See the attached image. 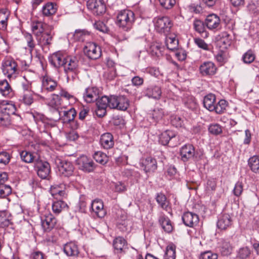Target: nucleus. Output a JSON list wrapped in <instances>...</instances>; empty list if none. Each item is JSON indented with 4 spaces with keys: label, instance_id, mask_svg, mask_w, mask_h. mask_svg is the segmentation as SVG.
<instances>
[{
    "label": "nucleus",
    "instance_id": "nucleus-58",
    "mask_svg": "<svg viewBox=\"0 0 259 259\" xmlns=\"http://www.w3.org/2000/svg\"><path fill=\"white\" fill-rule=\"evenodd\" d=\"M25 38L29 48V51L31 52L35 47V44L32 35L29 33H26L24 35Z\"/></svg>",
    "mask_w": 259,
    "mask_h": 259
},
{
    "label": "nucleus",
    "instance_id": "nucleus-11",
    "mask_svg": "<svg viewBox=\"0 0 259 259\" xmlns=\"http://www.w3.org/2000/svg\"><path fill=\"white\" fill-rule=\"evenodd\" d=\"M199 70L203 76H212L216 74L218 68L213 62L207 61L200 65Z\"/></svg>",
    "mask_w": 259,
    "mask_h": 259
},
{
    "label": "nucleus",
    "instance_id": "nucleus-16",
    "mask_svg": "<svg viewBox=\"0 0 259 259\" xmlns=\"http://www.w3.org/2000/svg\"><path fill=\"white\" fill-rule=\"evenodd\" d=\"M182 219L185 225L189 227L196 226L199 220L197 214L189 211L184 213Z\"/></svg>",
    "mask_w": 259,
    "mask_h": 259
},
{
    "label": "nucleus",
    "instance_id": "nucleus-63",
    "mask_svg": "<svg viewBox=\"0 0 259 259\" xmlns=\"http://www.w3.org/2000/svg\"><path fill=\"white\" fill-rule=\"evenodd\" d=\"M160 5L165 9H170L176 4V0H159Z\"/></svg>",
    "mask_w": 259,
    "mask_h": 259
},
{
    "label": "nucleus",
    "instance_id": "nucleus-49",
    "mask_svg": "<svg viewBox=\"0 0 259 259\" xmlns=\"http://www.w3.org/2000/svg\"><path fill=\"white\" fill-rule=\"evenodd\" d=\"M12 193L11 187L9 185L0 184V198H6Z\"/></svg>",
    "mask_w": 259,
    "mask_h": 259
},
{
    "label": "nucleus",
    "instance_id": "nucleus-17",
    "mask_svg": "<svg viewBox=\"0 0 259 259\" xmlns=\"http://www.w3.org/2000/svg\"><path fill=\"white\" fill-rule=\"evenodd\" d=\"M66 57L61 52L54 53L49 58V62L54 67L59 68L63 67Z\"/></svg>",
    "mask_w": 259,
    "mask_h": 259
},
{
    "label": "nucleus",
    "instance_id": "nucleus-8",
    "mask_svg": "<svg viewBox=\"0 0 259 259\" xmlns=\"http://www.w3.org/2000/svg\"><path fill=\"white\" fill-rule=\"evenodd\" d=\"M84 54L90 59H99L102 54L100 47L93 42H87L83 48Z\"/></svg>",
    "mask_w": 259,
    "mask_h": 259
},
{
    "label": "nucleus",
    "instance_id": "nucleus-9",
    "mask_svg": "<svg viewBox=\"0 0 259 259\" xmlns=\"http://www.w3.org/2000/svg\"><path fill=\"white\" fill-rule=\"evenodd\" d=\"M78 168L85 172H92L95 168V164L92 159L85 155H81L76 160Z\"/></svg>",
    "mask_w": 259,
    "mask_h": 259
},
{
    "label": "nucleus",
    "instance_id": "nucleus-37",
    "mask_svg": "<svg viewBox=\"0 0 259 259\" xmlns=\"http://www.w3.org/2000/svg\"><path fill=\"white\" fill-rule=\"evenodd\" d=\"M164 115V111L161 108H155L149 113V118L154 122H158L161 120Z\"/></svg>",
    "mask_w": 259,
    "mask_h": 259
},
{
    "label": "nucleus",
    "instance_id": "nucleus-22",
    "mask_svg": "<svg viewBox=\"0 0 259 259\" xmlns=\"http://www.w3.org/2000/svg\"><path fill=\"white\" fill-rule=\"evenodd\" d=\"M159 223L164 231L167 233H171L173 230V226L171 221L163 212L160 213Z\"/></svg>",
    "mask_w": 259,
    "mask_h": 259
},
{
    "label": "nucleus",
    "instance_id": "nucleus-29",
    "mask_svg": "<svg viewBox=\"0 0 259 259\" xmlns=\"http://www.w3.org/2000/svg\"><path fill=\"white\" fill-rule=\"evenodd\" d=\"M10 15V13L7 9L0 10V30L4 31L7 29Z\"/></svg>",
    "mask_w": 259,
    "mask_h": 259
},
{
    "label": "nucleus",
    "instance_id": "nucleus-27",
    "mask_svg": "<svg viewBox=\"0 0 259 259\" xmlns=\"http://www.w3.org/2000/svg\"><path fill=\"white\" fill-rule=\"evenodd\" d=\"M219 244L220 251L222 255H228L231 253L233 247L228 239H221Z\"/></svg>",
    "mask_w": 259,
    "mask_h": 259
},
{
    "label": "nucleus",
    "instance_id": "nucleus-4",
    "mask_svg": "<svg viewBox=\"0 0 259 259\" xmlns=\"http://www.w3.org/2000/svg\"><path fill=\"white\" fill-rule=\"evenodd\" d=\"M180 154L181 160L185 162L190 160L198 161L202 155L198 150H196L194 146L191 144L183 145L180 149Z\"/></svg>",
    "mask_w": 259,
    "mask_h": 259
},
{
    "label": "nucleus",
    "instance_id": "nucleus-42",
    "mask_svg": "<svg viewBox=\"0 0 259 259\" xmlns=\"http://www.w3.org/2000/svg\"><path fill=\"white\" fill-rule=\"evenodd\" d=\"M74 36L78 41H84L89 39L90 34L85 30H76L74 34Z\"/></svg>",
    "mask_w": 259,
    "mask_h": 259
},
{
    "label": "nucleus",
    "instance_id": "nucleus-46",
    "mask_svg": "<svg viewBox=\"0 0 259 259\" xmlns=\"http://www.w3.org/2000/svg\"><path fill=\"white\" fill-rule=\"evenodd\" d=\"M227 106V102L225 100H221L214 105V111L217 114H222L226 110Z\"/></svg>",
    "mask_w": 259,
    "mask_h": 259
},
{
    "label": "nucleus",
    "instance_id": "nucleus-36",
    "mask_svg": "<svg viewBox=\"0 0 259 259\" xmlns=\"http://www.w3.org/2000/svg\"><path fill=\"white\" fill-rule=\"evenodd\" d=\"M183 102L185 106L192 111H196L198 108V104L195 98L192 96L186 97Z\"/></svg>",
    "mask_w": 259,
    "mask_h": 259
},
{
    "label": "nucleus",
    "instance_id": "nucleus-35",
    "mask_svg": "<svg viewBox=\"0 0 259 259\" xmlns=\"http://www.w3.org/2000/svg\"><path fill=\"white\" fill-rule=\"evenodd\" d=\"M175 137L176 134L174 132L166 130L159 136V142L163 145H166L169 141Z\"/></svg>",
    "mask_w": 259,
    "mask_h": 259
},
{
    "label": "nucleus",
    "instance_id": "nucleus-6",
    "mask_svg": "<svg viewBox=\"0 0 259 259\" xmlns=\"http://www.w3.org/2000/svg\"><path fill=\"white\" fill-rule=\"evenodd\" d=\"M34 168L37 176L41 179H47L51 172V166L48 162L39 157L35 161Z\"/></svg>",
    "mask_w": 259,
    "mask_h": 259
},
{
    "label": "nucleus",
    "instance_id": "nucleus-33",
    "mask_svg": "<svg viewBox=\"0 0 259 259\" xmlns=\"http://www.w3.org/2000/svg\"><path fill=\"white\" fill-rule=\"evenodd\" d=\"M126 245V241L122 237H117L113 240V246L117 253H121L124 251Z\"/></svg>",
    "mask_w": 259,
    "mask_h": 259
},
{
    "label": "nucleus",
    "instance_id": "nucleus-54",
    "mask_svg": "<svg viewBox=\"0 0 259 259\" xmlns=\"http://www.w3.org/2000/svg\"><path fill=\"white\" fill-rule=\"evenodd\" d=\"M11 155L6 151L0 152V164L2 165H7L11 160Z\"/></svg>",
    "mask_w": 259,
    "mask_h": 259
},
{
    "label": "nucleus",
    "instance_id": "nucleus-64",
    "mask_svg": "<svg viewBox=\"0 0 259 259\" xmlns=\"http://www.w3.org/2000/svg\"><path fill=\"white\" fill-rule=\"evenodd\" d=\"M0 107L2 108V110L4 113L10 112V114H13L15 113L16 110L15 106L10 104H2Z\"/></svg>",
    "mask_w": 259,
    "mask_h": 259
},
{
    "label": "nucleus",
    "instance_id": "nucleus-24",
    "mask_svg": "<svg viewBox=\"0 0 259 259\" xmlns=\"http://www.w3.org/2000/svg\"><path fill=\"white\" fill-rule=\"evenodd\" d=\"M60 118H62L64 122L69 123L73 121L76 115V112L74 108L68 110L58 111Z\"/></svg>",
    "mask_w": 259,
    "mask_h": 259
},
{
    "label": "nucleus",
    "instance_id": "nucleus-34",
    "mask_svg": "<svg viewBox=\"0 0 259 259\" xmlns=\"http://www.w3.org/2000/svg\"><path fill=\"white\" fill-rule=\"evenodd\" d=\"M20 157L24 162L26 163L33 162L35 164V161L40 157L36 153H32L27 151H22L20 153Z\"/></svg>",
    "mask_w": 259,
    "mask_h": 259
},
{
    "label": "nucleus",
    "instance_id": "nucleus-45",
    "mask_svg": "<svg viewBox=\"0 0 259 259\" xmlns=\"http://www.w3.org/2000/svg\"><path fill=\"white\" fill-rule=\"evenodd\" d=\"M64 185L63 184L56 185L54 184L51 187V192L53 196L59 195L60 196L65 194V191L63 190Z\"/></svg>",
    "mask_w": 259,
    "mask_h": 259
},
{
    "label": "nucleus",
    "instance_id": "nucleus-2",
    "mask_svg": "<svg viewBox=\"0 0 259 259\" xmlns=\"http://www.w3.org/2000/svg\"><path fill=\"white\" fill-rule=\"evenodd\" d=\"M83 58L81 55L67 56L63 66L64 71L67 79L71 77L74 79L79 73V67L81 64Z\"/></svg>",
    "mask_w": 259,
    "mask_h": 259
},
{
    "label": "nucleus",
    "instance_id": "nucleus-10",
    "mask_svg": "<svg viewBox=\"0 0 259 259\" xmlns=\"http://www.w3.org/2000/svg\"><path fill=\"white\" fill-rule=\"evenodd\" d=\"M56 162L60 174L65 177L73 176L74 167L72 163L65 160L58 159Z\"/></svg>",
    "mask_w": 259,
    "mask_h": 259
},
{
    "label": "nucleus",
    "instance_id": "nucleus-43",
    "mask_svg": "<svg viewBox=\"0 0 259 259\" xmlns=\"http://www.w3.org/2000/svg\"><path fill=\"white\" fill-rule=\"evenodd\" d=\"M93 157L96 162L102 165H105L108 161V157L106 154L101 151L95 152Z\"/></svg>",
    "mask_w": 259,
    "mask_h": 259
},
{
    "label": "nucleus",
    "instance_id": "nucleus-26",
    "mask_svg": "<svg viewBox=\"0 0 259 259\" xmlns=\"http://www.w3.org/2000/svg\"><path fill=\"white\" fill-rule=\"evenodd\" d=\"M57 87V82L48 76H44L42 80V89L48 92H53Z\"/></svg>",
    "mask_w": 259,
    "mask_h": 259
},
{
    "label": "nucleus",
    "instance_id": "nucleus-52",
    "mask_svg": "<svg viewBox=\"0 0 259 259\" xmlns=\"http://www.w3.org/2000/svg\"><path fill=\"white\" fill-rule=\"evenodd\" d=\"M255 59V54L253 52L249 50L246 52L242 57V60L244 63L250 64L252 63Z\"/></svg>",
    "mask_w": 259,
    "mask_h": 259
},
{
    "label": "nucleus",
    "instance_id": "nucleus-56",
    "mask_svg": "<svg viewBox=\"0 0 259 259\" xmlns=\"http://www.w3.org/2000/svg\"><path fill=\"white\" fill-rule=\"evenodd\" d=\"M96 102V106L97 107L100 108H104L107 109V107L108 106L109 104V100L108 97L107 96H102L100 98H98Z\"/></svg>",
    "mask_w": 259,
    "mask_h": 259
},
{
    "label": "nucleus",
    "instance_id": "nucleus-62",
    "mask_svg": "<svg viewBox=\"0 0 259 259\" xmlns=\"http://www.w3.org/2000/svg\"><path fill=\"white\" fill-rule=\"evenodd\" d=\"M193 25L195 30L199 33H203L204 32L206 33V32L204 31L205 28L202 21L196 20L193 23Z\"/></svg>",
    "mask_w": 259,
    "mask_h": 259
},
{
    "label": "nucleus",
    "instance_id": "nucleus-25",
    "mask_svg": "<svg viewBox=\"0 0 259 259\" xmlns=\"http://www.w3.org/2000/svg\"><path fill=\"white\" fill-rule=\"evenodd\" d=\"M63 250L65 253L69 256H77L79 252L77 245L72 242L65 244Z\"/></svg>",
    "mask_w": 259,
    "mask_h": 259
},
{
    "label": "nucleus",
    "instance_id": "nucleus-41",
    "mask_svg": "<svg viewBox=\"0 0 259 259\" xmlns=\"http://www.w3.org/2000/svg\"><path fill=\"white\" fill-rule=\"evenodd\" d=\"M248 165L251 170L255 173H259V156H253L248 160Z\"/></svg>",
    "mask_w": 259,
    "mask_h": 259
},
{
    "label": "nucleus",
    "instance_id": "nucleus-44",
    "mask_svg": "<svg viewBox=\"0 0 259 259\" xmlns=\"http://www.w3.org/2000/svg\"><path fill=\"white\" fill-rule=\"evenodd\" d=\"M67 206V204L62 200L54 202L52 206L53 212L57 214L60 213Z\"/></svg>",
    "mask_w": 259,
    "mask_h": 259
},
{
    "label": "nucleus",
    "instance_id": "nucleus-18",
    "mask_svg": "<svg viewBox=\"0 0 259 259\" xmlns=\"http://www.w3.org/2000/svg\"><path fill=\"white\" fill-rule=\"evenodd\" d=\"M100 143L101 147L104 149H110L114 146V140L112 134L106 133L101 136Z\"/></svg>",
    "mask_w": 259,
    "mask_h": 259
},
{
    "label": "nucleus",
    "instance_id": "nucleus-3",
    "mask_svg": "<svg viewBox=\"0 0 259 259\" xmlns=\"http://www.w3.org/2000/svg\"><path fill=\"white\" fill-rule=\"evenodd\" d=\"M135 21V14L130 10L121 11L117 16V24L123 31H130Z\"/></svg>",
    "mask_w": 259,
    "mask_h": 259
},
{
    "label": "nucleus",
    "instance_id": "nucleus-53",
    "mask_svg": "<svg viewBox=\"0 0 259 259\" xmlns=\"http://www.w3.org/2000/svg\"><path fill=\"white\" fill-rule=\"evenodd\" d=\"M170 121L173 126L176 127H181L183 125L184 120L183 118L178 115H173L170 116Z\"/></svg>",
    "mask_w": 259,
    "mask_h": 259
},
{
    "label": "nucleus",
    "instance_id": "nucleus-61",
    "mask_svg": "<svg viewBox=\"0 0 259 259\" xmlns=\"http://www.w3.org/2000/svg\"><path fill=\"white\" fill-rule=\"evenodd\" d=\"M218 256L217 253H213L210 250H207L201 253L199 259H217Z\"/></svg>",
    "mask_w": 259,
    "mask_h": 259
},
{
    "label": "nucleus",
    "instance_id": "nucleus-30",
    "mask_svg": "<svg viewBox=\"0 0 259 259\" xmlns=\"http://www.w3.org/2000/svg\"><path fill=\"white\" fill-rule=\"evenodd\" d=\"M253 254L252 250L248 246L240 247L237 252V259H250Z\"/></svg>",
    "mask_w": 259,
    "mask_h": 259
},
{
    "label": "nucleus",
    "instance_id": "nucleus-21",
    "mask_svg": "<svg viewBox=\"0 0 259 259\" xmlns=\"http://www.w3.org/2000/svg\"><path fill=\"white\" fill-rule=\"evenodd\" d=\"M205 24L209 29H219L220 28V19L215 14L209 15L205 19Z\"/></svg>",
    "mask_w": 259,
    "mask_h": 259
},
{
    "label": "nucleus",
    "instance_id": "nucleus-23",
    "mask_svg": "<svg viewBox=\"0 0 259 259\" xmlns=\"http://www.w3.org/2000/svg\"><path fill=\"white\" fill-rule=\"evenodd\" d=\"M232 223L231 217L229 214H223L221 215L217 222V227L221 230H226Z\"/></svg>",
    "mask_w": 259,
    "mask_h": 259
},
{
    "label": "nucleus",
    "instance_id": "nucleus-19",
    "mask_svg": "<svg viewBox=\"0 0 259 259\" xmlns=\"http://www.w3.org/2000/svg\"><path fill=\"white\" fill-rule=\"evenodd\" d=\"M161 88L156 85H150L145 88L143 91V94L148 98L158 99L161 95Z\"/></svg>",
    "mask_w": 259,
    "mask_h": 259
},
{
    "label": "nucleus",
    "instance_id": "nucleus-14",
    "mask_svg": "<svg viewBox=\"0 0 259 259\" xmlns=\"http://www.w3.org/2000/svg\"><path fill=\"white\" fill-rule=\"evenodd\" d=\"M99 93L100 91L97 87H88L83 94L84 100L89 103L94 102L99 98Z\"/></svg>",
    "mask_w": 259,
    "mask_h": 259
},
{
    "label": "nucleus",
    "instance_id": "nucleus-20",
    "mask_svg": "<svg viewBox=\"0 0 259 259\" xmlns=\"http://www.w3.org/2000/svg\"><path fill=\"white\" fill-rule=\"evenodd\" d=\"M91 208L99 218H103L106 213L104 208L103 202L101 200H94L92 203Z\"/></svg>",
    "mask_w": 259,
    "mask_h": 259
},
{
    "label": "nucleus",
    "instance_id": "nucleus-38",
    "mask_svg": "<svg viewBox=\"0 0 259 259\" xmlns=\"http://www.w3.org/2000/svg\"><path fill=\"white\" fill-rule=\"evenodd\" d=\"M155 199L156 202L162 209L167 210L169 202L164 194L162 193H157Z\"/></svg>",
    "mask_w": 259,
    "mask_h": 259
},
{
    "label": "nucleus",
    "instance_id": "nucleus-5",
    "mask_svg": "<svg viewBox=\"0 0 259 259\" xmlns=\"http://www.w3.org/2000/svg\"><path fill=\"white\" fill-rule=\"evenodd\" d=\"M1 68L3 74L9 79H14L17 76L18 65L13 59L8 58L4 60Z\"/></svg>",
    "mask_w": 259,
    "mask_h": 259
},
{
    "label": "nucleus",
    "instance_id": "nucleus-12",
    "mask_svg": "<svg viewBox=\"0 0 259 259\" xmlns=\"http://www.w3.org/2000/svg\"><path fill=\"white\" fill-rule=\"evenodd\" d=\"M57 220L51 213L45 214L41 219V226L46 232H49L55 228Z\"/></svg>",
    "mask_w": 259,
    "mask_h": 259
},
{
    "label": "nucleus",
    "instance_id": "nucleus-13",
    "mask_svg": "<svg viewBox=\"0 0 259 259\" xmlns=\"http://www.w3.org/2000/svg\"><path fill=\"white\" fill-rule=\"evenodd\" d=\"M87 7L96 15H102L106 11L103 0H89L87 2Z\"/></svg>",
    "mask_w": 259,
    "mask_h": 259
},
{
    "label": "nucleus",
    "instance_id": "nucleus-51",
    "mask_svg": "<svg viewBox=\"0 0 259 259\" xmlns=\"http://www.w3.org/2000/svg\"><path fill=\"white\" fill-rule=\"evenodd\" d=\"M49 105L54 109H56L58 112L59 106L61 105V98L58 95H53L52 98L49 102Z\"/></svg>",
    "mask_w": 259,
    "mask_h": 259
},
{
    "label": "nucleus",
    "instance_id": "nucleus-40",
    "mask_svg": "<svg viewBox=\"0 0 259 259\" xmlns=\"http://www.w3.org/2000/svg\"><path fill=\"white\" fill-rule=\"evenodd\" d=\"M56 6L54 3H48L42 8V14L46 16L54 14L57 10Z\"/></svg>",
    "mask_w": 259,
    "mask_h": 259
},
{
    "label": "nucleus",
    "instance_id": "nucleus-15",
    "mask_svg": "<svg viewBox=\"0 0 259 259\" xmlns=\"http://www.w3.org/2000/svg\"><path fill=\"white\" fill-rule=\"evenodd\" d=\"M141 166L146 173L154 172L157 168L156 160L152 157H148L142 160Z\"/></svg>",
    "mask_w": 259,
    "mask_h": 259
},
{
    "label": "nucleus",
    "instance_id": "nucleus-7",
    "mask_svg": "<svg viewBox=\"0 0 259 259\" xmlns=\"http://www.w3.org/2000/svg\"><path fill=\"white\" fill-rule=\"evenodd\" d=\"M154 25L157 32L166 34L169 32L172 23L168 17H161L155 19Z\"/></svg>",
    "mask_w": 259,
    "mask_h": 259
},
{
    "label": "nucleus",
    "instance_id": "nucleus-57",
    "mask_svg": "<svg viewBox=\"0 0 259 259\" xmlns=\"http://www.w3.org/2000/svg\"><path fill=\"white\" fill-rule=\"evenodd\" d=\"M22 100L23 102L28 105H30L33 102L32 93L28 92L26 93H21Z\"/></svg>",
    "mask_w": 259,
    "mask_h": 259
},
{
    "label": "nucleus",
    "instance_id": "nucleus-48",
    "mask_svg": "<svg viewBox=\"0 0 259 259\" xmlns=\"http://www.w3.org/2000/svg\"><path fill=\"white\" fill-rule=\"evenodd\" d=\"M176 246L174 245H168L164 256V259H176Z\"/></svg>",
    "mask_w": 259,
    "mask_h": 259
},
{
    "label": "nucleus",
    "instance_id": "nucleus-1",
    "mask_svg": "<svg viewBox=\"0 0 259 259\" xmlns=\"http://www.w3.org/2000/svg\"><path fill=\"white\" fill-rule=\"evenodd\" d=\"M33 33L41 45H50L53 38V27L40 21L33 22L31 25Z\"/></svg>",
    "mask_w": 259,
    "mask_h": 259
},
{
    "label": "nucleus",
    "instance_id": "nucleus-59",
    "mask_svg": "<svg viewBox=\"0 0 259 259\" xmlns=\"http://www.w3.org/2000/svg\"><path fill=\"white\" fill-rule=\"evenodd\" d=\"M215 58L221 65L227 61V54L226 52L220 51L215 56Z\"/></svg>",
    "mask_w": 259,
    "mask_h": 259
},
{
    "label": "nucleus",
    "instance_id": "nucleus-31",
    "mask_svg": "<svg viewBox=\"0 0 259 259\" xmlns=\"http://www.w3.org/2000/svg\"><path fill=\"white\" fill-rule=\"evenodd\" d=\"M12 215L6 210L0 211V227L6 228L12 224Z\"/></svg>",
    "mask_w": 259,
    "mask_h": 259
},
{
    "label": "nucleus",
    "instance_id": "nucleus-28",
    "mask_svg": "<svg viewBox=\"0 0 259 259\" xmlns=\"http://www.w3.org/2000/svg\"><path fill=\"white\" fill-rule=\"evenodd\" d=\"M0 94L7 98L13 96L12 89L6 79L0 80Z\"/></svg>",
    "mask_w": 259,
    "mask_h": 259
},
{
    "label": "nucleus",
    "instance_id": "nucleus-55",
    "mask_svg": "<svg viewBox=\"0 0 259 259\" xmlns=\"http://www.w3.org/2000/svg\"><path fill=\"white\" fill-rule=\"evenodd\" d=\"M217 187V180L214 178H210L208 179L206 187L205 190L207 192L214 191L216 189Z\"/></svg>",
    "mask_w": 259,
    "mask_h": 259
},
{
    "label": "nucleus",
    "instance_id": "nucleus-32",
    "mask_svg": "<svg viewBox=\"0 0 259 259\" xmlns=\"http://www.w3.org/2000/svg\"><path fill=\"white\" fill-rule=\"evenodd\" d=\"M215 101V95L212 94H208L204 97L203 106L208 110L213 111V110H214Z\"/></svg>",
    "mask_w": 259,
    "mask_h": 259
},
{
    "label": "nucleus",
    "instance_id": "nucleus-39",
    "mask_svg": "<svg viewBox=\"0 0 259 259\" xmlns=\"http://www.w3.org/2000/svg\"><path fill=\"white\" fill-rule=\"evenodd\" d=\"M116 109L119 110L125 111L130 106V101L124 96H119Z\"/></svg>",
    "mask_w": 259,
    "mask_h": 259
},
{
    "label": "nucleus",
    "instance_id": "nucleus-50",
    "mask_svg": "<svg viewBox=\"0 0 259 259\" xmlns=\"http://www.w3.org/2000/svg\"><path fill=\"white\" fill-rule=\"evenodd\" d=\"M249 12L254 16L259 15V1L249 3L247 6Z\"/></svg>",
    "mask_w": 259,
    "mask_h": 259
},
{
    "label": "nucleus",
    "instance_id": "nucleus-60",
    "mask_svg": "<svg viewBox=\"0 0 259 259\" xmlns=\"http://www.w3.org/2000/svg\"><path fill=\"white\" fill-rule=\"evenodd\" d=\"M208 131L213 135H218L222 132L221 126L218 124H211L209 126Z\"/></svg>",
    "mask_w": 259,
    "mask_h": 259
},
{
    "label": "nucleus",
    "instance_id": "nucleus-47",
    "mask_svg": "<svg viewBox=\"0 0 259 259\" xmlns=\"http://www.w3.org/2000/svg\"><path fill=\"white\" fill-rule=\"evenodd\" d=\"M165 44L167 48L171 51L176 50L178 47V40L175 37H166Z\"/></svg>",
    "mask_w": 259,
    "mask_h": 259
}]
</instances>
